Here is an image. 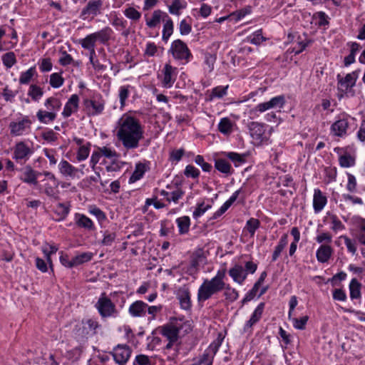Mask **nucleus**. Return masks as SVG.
Listing matches in <instances>:
<instances>
[{
	"instance_id": "f257e3e1",
	"label": "nucleus",
	"mask_w": 365,
	"mask_h": 365,
	"mask_svg": "<svg viewBox=\"0 0 365 365\" xmlns=\"http://www.w3.org/2000/svg\"><path fill=\"white\" fill-rule=\"evenodd\" d=\"M116 137L126 150L139 147L143 138V128L140 120L129 113H124L118 120L115 126Z\"/></svg>"
},
{
	"instance_id": "f03ea898",
	"label": "nucleus",
	"mask_w": 365,
	"mask_h": 365,
	"mask_svg": "<svg viewBox=\"0 0 365 365\" xmlns=\"http://www.w3.org/2000/svg\"><path fill=\"white\" fill-rule=\"evenodd\" d=\"M226 269H219L212 279H204L197 291L198 302H205L225 288Z\"/></svg>"
},
{
	"instance_id": "7ed1b4c3",
	"label": "nucleus",
	"mask_w": 365,
	"mask_h": 365,
	"mask_svg": "<svg viewBox=\"0 0 365 365\" xmlns=\"http://www.w3.org/2000/svg\"><path fill=\"white\" fill-rule=\"evenodd\" d=\"M102 319L116 318L119 315L115 304L103 292L94 305Z\"/></svg>"
},
{
	"instance_id": "20e7f679",
	"label": "nucleus",
	"mask_w": 365,
	"mask_h": 365,
	"mask_svg": "<svg viewBox=\"0 0 365 365\" xmlns=\"http://www.w3.org/2000/svg\"><path fill=\"white\" fill-rule=\"evenodd\" d=\"M101 327L98 322L93 319H86L76 325L74 334L79 339L88 338L96 334L97 329Z\"/></svg>"
},
{
	"instance_id": "39448f33",
	"label": "nucleus",
	"mask_w": 365,
	"mask_h": 365,
	"mask_svg": "<svg viewBox=\"0 0 365 365\" xmlns=\"http://www.w3.org/2000/svg\"><path fill=\"white\" fill-rule=\"evenodd\" d=\"M168 53H171L175 60L180 61L184 63H187L192 57V53L187 44L180 39L172 42Z\"/></svg>"
},
{
	"instance_id": "423d86ee",
	"label": "nucleus",
	"mask_w": 365,
	"mask_h": 365,
	"mask_svg": "<svg viewBox=\"0 0 365 365\" xmlns=\"http://www.w3.org/2000/svg\"><path fill=\"white\" fill-rule=\"evenodd\" d=\"M286 103L285 98L283 95L274 96L269 101L257 104L250 113L255 116L258 115V113H264L270 109H278L279 111L284 106Z\"/></svg>"
},
{
	"instance_id": "0eeeda50",
	"label": "nucleus",
	"mask_w": 365,
	"mask_h": 365,
	"mask_svg": "<svg viewBox=\"0 0 365 365\" xmlns=\"http://www.w3.org/2000/svg\"><path fill=\"white\" fill-rule=\"evenodd\" d=\"M358 77V71H354L351 73H347L344 77L341 76L340 74L336 76L337 88L341 93V96L344 94H347L351 91L352 88L356 84Z\"/></svg>"
},
{
	"instance_id": "6e6552de",
	"label": "nucleus",
	"mask_w": 365,
	"mask_h": 365,
	"mask_svg": "<svg viewBox=\"0 0 365 365\" xmlns=\"http://www.w3.org/2000/svg\"><path fill=\"white\" fill-rule=\"evenodd\" d=\"M31 124L32 122L28 116H24L21 119L10 122L9 129L11 135L17 137L29 133L31 129Z\"/></svg>"
},
{
	"instance_id": "1a4fd4ad",
	"label": "nucleus",
	"mask_w": 365,
	"mask_h": 365,
	"mask_svg": "<svg viewBox=\"0 0 365 365\" xmlns=\"http://www.w3.org/2000/svg\"><path fill=\"white\" fill-rule=\"evenodd\" d=\"M106 101L101 94L94 95L91 99L84 101V106L88 115H101L105 108Z\"/></svg>"
},
{
	"instance_id": "9d476101",
	"label": "nucleus",
	"mask_w": 365,
	"mask_h": 365,
	"mask_svg": "<svg viewBox=\"0 0 365 365\" xmlns=\"http://www.w3.org/2000/svg\"><path fill=\"white\" fill-rule=\"evenodd\" d=\"M183 322L181 319H174L168 324L161 327L160 333L168 341H177L180 330L182 328Z\"/></svg>"
},
{
	"instance_id": "9b49d317",
	"label": "nucleus",
	"mask_w": 365,
	"mask_h": 365,
	"mask_svg": "<svg viewBox=\"0 0 365 365\" xmlns=\"http://www.w3.org/2000/svg\"><path fill=\"white\" fill-rule=\"evenodd\" d=\"M103 5V0H88L81 11L80 18L83 20L93 19L101 14Z\"/></svg>"
},
{
	"instance_id": "f8f14e48",
	"label": "nucleus",
	"mask_w": 365,
	"mask_h": 365,
	"mask_svg": "<svg viewBox=\"0 0 365 365\" xmlns=\"http://www.w3.org/2000/svg\"><path fill=\"white\" fill-rule=\"evenodd\" d=\"M250 135L253 140L257 143L261 144L268 140L269 135L266 132V125L264 123L252 121L248 124Z\"/></svg>"
},
{
	"instance_id": "ddd939ff",
	"label": "nucleus",
	"mask_w": 365,
	"mask_h": 365,
	"mask_svg": "<svg viewBox=\"0 0 365 365\" xmlns=\"http://www.w3.org/2000/svg\"><path fill=\"white\" fill-rule=\"evenodd\" d=\"M34 150L31 145L24 141L16 143L14 147L13 159L16 162L26 163L33 154Z\"/></svg>"
},
{
	"instance_id": "4468645a",
	"label": "nucleus",
	"mask_w": 365,
	"mask_h": 365,
	"mask_svg": "<svg viewBox=\"0 0 365 365\" xmlns=\"http://www.w3.org/2000/svg\"><path fill=\"white\" fill-rule=\"evenodd\" d=\"M132 353L131 348L126 344H118L110 352L113 360L118 365H125Z\"/></svg>"
},
{
	"instance_id": "2eb2a0df",
	"label": "nucleus",
	"mask_w": 365,
	"mask_h": 365,
	"mask_svg": "<svg viewBox=\"0 0 365 365\" xmlns=\"http://www.w3.org/2000/svg\"><path fill=\"white\" fill-rule=\"evenodd\" d=\"M222 339L218 337L214 340L210 346L205 350L202 355L200 357L196 364L202 365V363L213 361L215 356L222 344Z\"/></svg>"
},
{
	"instance_id": "dca6fc26",
	"label": "nucleus",
	"mask_w": 365,
	"mask_h": 365,
	"mask_svg": "<svg viewBox=\"0 0 365 365\" xmlns=\"http://www.w3.org/2000/svg\"><path fill=\"white\" fill-rule=\"evenodd\" d=\"M177 68L170 63H166L162 70L161 83L163 87L171 88L177 78Z\"/></svg>"
},
{
	"instance_id": "f3484780",
	"label": "nucleus",
	"mask_w": 365,
	"mask_h": 365,
	"mask_svg": "<svg viewBox=\"0 0 365 365\" xmlns=\"http://www.w3.org/2000/svg\"><path fill=\"white\" fill-rule=\"evenodd\" d=\"M58 168L60 174L66 178L75 179L80 178L78 175L80 170L66 160L63 159L60 161Z\"/></svg>"
},
{
	"instance_id": "a211bd4d",
	"label": "nucleus",
	"mask_w": 365,
	"mask_h": 365,
	"mask_svg": "<svg viewBox=\"0 0 365 365\" xmlns=\"http://www.w3.org/2000/svg\"><path fill=\"white\" fill-rule=\"evenodd\" d=\"M265 304L264 302L259 303L252 312L250 319L246 322L243 331L245 333L252 332V327L257 324L262 318Z\"/></svg>"
},
{
	"instance_id": "6ab92c4d",
	"label": "nucleus",
	"mask_w": 365,
	"mask_h": 365,
	"mask_svg": "<svg viewBox=\"0 0 365 365\" xmlns=\"http://www.w3.org/2000/svg\"><path fill=\"white\" fill-rule=\"evenodd\" d=\"M150 163L149 161L143 160V161L137 163L129 181L130 182H135L140 180L143 177L144 174L150 170Z\"/></svg>"
},
{
	"instance_id": "aec40b11",
	"label": "nucleus",
	"mask_w": 365,
	"mask_h": 365,
	"mask_svg": "<svg viewBox=\"0 0 365 365\" xmlns=\"http://www.w3.org/2000/svg\"><path fill=\"white\" fill-rule=\"evenodd\" d=\"M79 104V97L76 94H73L66 103L63 110L61 113L64 118L70 117L73 113L77 112Z\"/></svg>"
},
{
	"instance_id": "412c9836",
	"label": "nucleus",
	"mask_w": 365,
	"mask_h": 365,
	"mask_svg": "<svg viewBox=\"0 0 365 365\" xmlns=\"http://www.w3.org/2000/svg\"><path fill=\"white\" fill-rule=\"evenodd\" d=\"M40 175V173L34 170L31 166L27 165L24 168L20 179L27 184L37 185V179Z\"/></svg>"
},
{
	"instance_id": "4be33fe9",
	"label": "nucleus",
	"mask_w": 365,
	"mask_h": 365,
	"mask_svg": "<svg viewBox=\"0 0 365 365\" xmlns=\"http://www.w3.org/2000/svg\"><path fill=\"white\" fill-rule=\"evenodd\" d=\"M334 150L339 155V163L341 167L350 168L355 165L356 158L354 155L349 154L346 151L342 153L343 148H335Z\"/></svg>"
},
{
	"instance_id": "5701e85b",
	"label": "nucleus",
	"mask_w": 365,
	"mask_h": 365,
	"mask_svg": "<svg viewBox=\"0 0 365 365\" xmlns=\"http://www.w3.org/2000/svg\"><path fill=\"white\" fill-rule=\"evenodd\" d=\"M327 198L318 188L314 189L313 195V209L315 213L320 212L326 206Z\"/></svg>"
},
{
	"instance_id": "b1692460",
	"label": "nucleus",
	"mask_w": 365,
	"mask_h": 365,
	"mask_svg": "<svg viewBox=\"0 0 365 365\" xmlns=\"http://www.w3.org/2000/svg\"><path fill=\"white\" fill-rule=\"evenodd\" d=\"M228 88V86H218L207 91L205 94L206 101L211 102L216 99L222 98L224 96H227Z\"/></svg>"
},
{
	"instance_id": "393cba45",
	"label": "nucleus",
	"mask_w": 365,
	"mask_h": 365,
	"mask_svg": "<svg viewBox=\"0 0 365 365\" xmlns=\"http://www.w3.org/2000/svg\"><path fill=\"white\" fill-rule=\"evenodd\" d=\"M169 17L168 14L160 9L155 10L151 15L150 19H145V23L148 27L155 28L157 26L160 21L165 22V19Z\"/></svg>"
},
{
	"instance_id": "a878e982",
	"label": "nucleus",
	"mask_w": 365,
	"mask_h": 365,
	"mask_svg": "<svg viewBox=\"0 0 365 365\" xmlns=\"http://www.w3.org/2000/svg\"><path fill=\"white\" fill-rule=\"evenodd\" d=\"M147 307L145 302L138 300L130 305L128 312L133 317H143L147 312Z\"/></svg>"
},
{
	"instance_id": "bb28decb",
	"label": "nucleus",
	"mask_w": 365,
	"mask_h": 365,
	"mask_svg": "<svg viewBox=\"0 0 365 365\" xmlns=\"http://www.w3.org/2000/svg\"><path fill=\"white\" fill-rule=\"evenodd\" d=\"M229 275L233 281L239 284H242L247 278V272L242 265L236 264L233 267L230 269Z\"/></svg>"
},
{
	"instance_id": "cd10ccee",
	"label": "nucleus",
	"mask_w": 365,
	"mask_h": 365,
	"mask_svg": "<svg viewBox=\"0 0 365 365\" xmlns=\"http://www.w3.org/2000/svg\"><path fill=\"white\" fill-rule=\"evenodd\" d=\"M348 127L349 122L347 119L342 118L336 120L332 124L331 131L336 136L343 137L346 135Z\"/></svg>"
},
{
	"instance_id": "c85d7f7f",
	"label": "nucleus",
	"mask_w": 365,
	"mask_h": 365,
	"mask_svg": "<svg viewBox=\"0 0 365 365\" xmlns=\"http://www.w3.org/2000/svg\"><path fill=\"white\" fill-rule=\"evenodd\" d=\"M76 225L81 228L91 231L95 230L93 221L86 215L81 213H76L74 215Z\"/></svg>"
},
{
	"instance_id": "c756f323",
	"label": "nucleus",
	"mask_w": 365,
	"mask_h": 365,
	"mask_svg": "<svg viewBox=\"0 0 365 365\" xmlns=\"http://www.w3.org/2000/svg\"><path fill=\"white\" fill-rule=\"evenodd\" d=\"M333 253V249L329 245H322L316 252V257L318 262L325 263L329 261Z\"/></svg>"
},
{
	"instance_id": "7c9ffc66",
	"label": "nucleus",
	"mask_w": 365,
	"mask_h": 365,
	"mask_svg": "<svg viewBox=\"0 0 365 365\" xmlns=\"http://www.w3.org/2000/svg\"><path fill=\"white\" fill-rule=\"evenodd\" d=\"M70 212V205L68 203H58L54 209L53 212L57 218L56 221H62L66 218Z\"/></svg>"
},
{
	"instance_id": "2f4dec72",
	"label": "nucleus",
	"mask_w": 365,
	"mask_h": 365,
	"mask_svg": "<svg viewBox=\"0 0 365 365\" xmlns=\"http://www.w3.org/2000/svg\"><path fill=\"white\" fill-rule=\"evenodd\" d=\"M43 105L46 110L54 112L57 115L61 110L62 103L58 98L51 96L45 100Z\"/></svg>"
},
{
	"instance_id": "473e14b6",
	"label": "nucleus",
	"mask_w": 365,
	"mask_h": 365,
	"mask_svg": "<svg viewBox=\"0 0 365 365\" xmlns=\"http://www.w3.org/2000/svg\"><path fill=\"white\" fill-rule=\"evenodd\" d=\"M177 297L182 309H190L191 307L190 294L187 289H180Z\"/></svg>"
},
{
	"instance_id": "72a5a7b5",
	"label": "nucleus",
	"mask_w": 365,
	"mask_h": 365,
	"mask_svg": "<svg viewBox=\"0 0 365 365\" xmlns=\"http://www.w3.org/2000/svg\"><path fill=\"white\" fill-rule=\"evenodd\" d=\"M92 34L95 36L96 41H98L102 44H106L110 39L113 31L110 27L106 26L98 31L92 33Z\"/></svg>"
},
{
	"instance_id": "f704fd0d",
	"label": "nucleus",
	"mask_w": 365,
	"mask_h": 365,
	"mask_svg": "<svg viewBox=\"0 0 365 365\" xmlns=\"http://www.w3.org/2000/svg\"><path fill=\"white\" fill-rule=\"evenodd\" d=\"M56 114L46 110L40 109L36 113L38 120L43 124H48L56 118Z\"/></svg>"
},
{
	"instance_id": "c9c22d12",
	"label": "nucleus",
	"mask_w": 365,
	"mask_h": 365,
	"mask_svg": "<svg viewBox=\"0 0 365 365\" xmlns=\"http://www.w3.org/2000/svg\"><path fill=\"white\" fill-rule=\"evenodd\" d=\"M215 168L220 173L230 175L232 173L230 163L225 159L217 158L215 160Z\"/></svg>"
},
{
	"instance_id": "e433bc0d",
	"label": "nucleus",
	"mask_w": 365,
	"mask_h": 365,
	"mask_svg": "<svg viewBox=\"0 0 365 365\" xmlns=\"http://www.w3.org/2000/svg\"><path fill=\"white\" fill-rule=\"evenodd\" d=\"M174 31V23L172 19L169 16L165 21L163 22V31H162V40L167 43L173 35Z\"/></svg>"
},
{
	"instance_id": "4c0bfd02",
	"label": "nucleus",
	"mask_w": 365,
	"mask_h": 365,
	"mask_svg": "<svg viewBox=\"0 0 365 365\" xmlns=\"http://www.w3.org/2000/svg\"><path fill=\"white\" fill-rule=\"evenodd\" d=\"M288 244V235L284 234L279 239L277 245L272 253V261L275 262L280 256L282 252Z\"/></svg>"
},
{
	"instance_id": "58836bf2",
	"label": "nucleus",
	"mask_w": 365,
	"mask_h": 365,
	"mask_svg": "<svg viewBox=\"0 0 365 365\" xmlns=\"http://www.w3.org/2000/svg\"><path fill=\"white\" fill-rule=\"evenodd\" d=\"M187 7V2L185 0H173L172 3L168 6V11L170 14L175 16H180L181 10Z\"/></svg>"
},
{
	"instance_id": "ea45409f",
	"label": "nucleus",
	"mask_w": 365,
	"mask_h": 365,
	"mask_svg": "<svg viewBox=\"0 0 365 365\" xmlns=\"http://www.w3.org/2000/svg\"><path fill=\"white\" fill-rule=\"evenodd\" d=\"M361 284L356 278H354L351 280L349 288L350 292V298L351 299L361 298Z\"/></svg>"
},
{
	"instance_id": "a19ab883",
	"label": "nucleus",
	"mask_w": 365,
	"mask_h": 365,
	"mask_svg": "<svg viewBox=\"0 0 365 365\" xmlns=\"http://www.w3.org/2000/svg\"><path fill=\"white\" fill-rule=\"evenodd\" d=\"M160 195L163 196L166 200L169 202H178V201L182 197L183 192L177 189L173 192H168L166 190H162L160 192Z\"/></svg>"
},
{
	"instance_id": "79ce46f5",
	"label": "nucleus",
	"mask_w": 365,
	"mask_h": 365,
	"mask_svg": "<svg viewBox=\"0 0 365 365\" xmlns=\"http://www.w3.org/2000/svg\"><path fill=\"white\" fill-rule=\"evenodd\" d=\"M176 223L180 235L187 234L190 230V219L188 216H182L176 219Z\"/></svg>"
},
{
	"instance_id": "37998d69",
	"label": "nucleus",
	"mask_w": 365,
	"mask_h": 365,
	"mask_svg": "<svg viewBox=\"0 0 365 365\" xmlns=\"http://www.w3.org/2000/svg\"><path fill=\"white\" fill-rule=\"evenodd\" d=\"M329 221L330 224V229L335 233L343 231L345 230V225L339 220V218L334 214L329 215Z\"/></svg>"
},
{
	"instance_id": "c03bdc74",
	"label": "nucleus",
	"mask_w": 365,
	"mask_h": 365,
	"mask_svg": "<svg viewBox=\"0 0 365 365\" xmlns=\"http://www.w3.org/2000/svg\"><path fill=\"white\" fill-rule=\"evenodd\" d=\"M233 123L228 118H222L218 123V130L224 134L229 135L232 131Z\"/></svg>"
},
{
	"instance_id": "a18cd8bd",
	"label": "nucleus",
	"mask_w": 365,
	"mask_h": 365,
	"mask_svg": "<svg viewBox=\"0 0 365 365\" xmlns=\"http://www.w3.org/2000/svg\"><path fill=\"white\" fill-rule=\"evenodd\" d=\"M93 254L90 252H83L77 255L73 258V263L70 266L76 267L92 259Z\"/></svg>"
},
{
	"instance_id": "49530a36",
	"label": "nucleus",
	"mask_w": 365,
	"mask_h": 365,
	"mask_svg": "<svg viewBox=\"0 0 365 365\" xmlns=\"http://www.w3.org/2000/svg\"><path fill=\"white\" fill-rule=\"evenodd\" d=\"M78 42L83 48L88 51L96 48V41L92 34L87 35L83 38L79 39Z\"/></svg>"
},
{
	"instance_id": "de8ad7c7",
	"label": "nucleus",
	"mask_w": 365,
	"mask_h": 365,
	"mask_svg": "<svg viewBox=\"0 0 365 365\" xmlns=\"http://www.w3.org/2000/svg\"><path fill=\"white\" fill-rule=\"evenodd\" d=\"M43 95V91L40 86L36 84H32L29 86L28 96H30L34 101L38 102L42 98Z\"/></svg>"
},
{
	"instance_id": "09e8293b",
	"label": "nucleus",
	"mask_w": 365,
	"mask_h": 365,
	"mask_svg": "<svg viewBox=\"0 0 365 365\" xmlns=\"http://www.w3.org/2000/svg\"><path fill=\"white\" fill-rule=\"evenodd\" d=\"M131 86L129 85L122 86L118 90V98L120 103V108L123 109L125 106V101L130 93Z\"/></svg>"
},
{
	"instance_id": "8fccbe9b",
	"label": "nucleus",
	"mask_w": 365,
	"mask_h": 365,
	"mask_svg": "<svg viewBox=\"0 0 365 365\" xmlns=\"http://www.w3.org/2000/svg\"><path fill=\"white\" fill-rule=\"evenodd\" d=\"M123 14L128 19H130L134 22L138 21L141 18V13L138 11L136 9L130 6H127L124 9Z\"/></svg>"
},
{
	"instance_id": "3c124183",
	"label": "nucleus",
	"mask_w": 365,
	"mask_h": 365,
	"mask_svg": "<svg viewBox=\"0 0 365 365\" xmlns=\"http://www.w3.org/2000/svg\"><path fill=\"white\" fill-rule=\"evenodd\" d=\"M36 73V68L34 66L31 67L27 71L21 73L19 76V83L24 85L29 83Z\"/></svg>"
},
{
	"instance_id": "603ef678",
	"label": "nucleus",
	"mask_w": 365,
	"mask_h": 365,
	"mask_svg": "<svg viewBox=\"0 0 365 365\" xmlns=\"http://www.w3.org/2000/svg\"><path fill=\"white\" fill-rule=\"evenodd\" d=\"M64 78L59 73H53L51 74L49 79V84L53 88H58L63 86Z\"/></svg>"
},
{
	"instance_id": "864d4df0",
	"label": "nucleus",
	"mask_w": 365,
	"mask_h": 365,
	"mask_svg": "<svg viewBox=\"0 0 365 365\" xmlns=\"http://www.w3.org/2000/svg\"><path fill=\"white\" fill-rule=\"evenodd\" d=\"M91 144L88 143L86 145H81L78 148L76 153V160L78 162L85 160L89 155Z\"/></svg>"
},
{
	"instance_id": "5fc2aeb1",
	"label": "nucleus",
	"mask_w": 365,
	"mask_h": 365,
	"mask_svg": "<svg viewBox=\"0 0 365 365\" xmlns=\"http://www.w3.org/2000/svg\"><path fill=\"white\" fill-rule=\"evenodd\" d=\"M211 208V205L205 204L204 202L197 204L195 210L193 211L192 216L195 219H197Z\"/></svg>"
},
{
	"instance_id": "6e6d98bb",
	"label": "nucleus",
	"mask_w": 365,
	"mask_h": 365,
	"mask_svg": "<svg viewBox=\"0 0 365 365\" xmlns=\"http://www.w3.org/2000/svg\"><path fill=\"white\" fill-rule=\"evenodd\" d=\"M225 292L224 295L226 298V299L234 302L237 300L239 297V293L235 289L232 288L230 284H227L225 283V288H224Z\"/></svg>"
},
{
	"instance_id": "4d7b16f0",
	"label": "nucleus",
	"mask_w": 365,
	"mask_h": 365,
	"mask_svg": "<svg viewBox=\"0 0 365 365\" xmlns=\"http://www.w3.org/2000/svg\"><path fill=\"white\" fill-rule=\"evenodd\" d=\"M3 64L7 68H11L16 63V58L14 52H8L1 57Z\"/></svg>"
},
{
	"instance_id": "13d9d810",
	"label": "nucleus",
	"mask_w": 365,
	"mask_h": 365,
	"mask_svg": "<svg viewBox=\"0 0 365 365\" xmlns=\"http://www.w3.org/2000/svg\"><path fill=\"white\" fill-rule=\"evenodd\" d=\"M98 150L101 157L103 156L110 160H113L118 157V154L115 150L107 146L98 148Z\"/></svg>"
},
{
	"instance_id": "bf43d9fd",
	"label": "nucleus",
	"mask_w": 365,
	"mask_h": 365,
	"mask_svg": "<svg viewBox=\"0 0 365 365\" xmlns=\"http://www.w3.org/2000/svg\"><path fill=\"white\" fill-rule=\"evenodd\" d=\"M292 322L293 327L299 330H303L305 329V326L308 322L309 317L308 316H304L301 318H295L292 317L291 319H289Z\"/></svg>"
},
{
	"instance_id": "052dcab7",
	"label": "nucleus",
	"mask_w": 365,
	"mask_h": 365,
	"mask_svg": "<svg viewBox=\"0 0 365 365\" xmlns=\"http://www.w3.org/2000/svg\"><path fill=\"white\" fill-rule=\"evenodd\" d=\"M103 238L101 242V245L103 246H110L116 238L115 232H109L108 230L103 232Z\"/></svg>"
},
{
	"instance_id": "680f3d73",
	"label": "nucleus",
	"mask_w": 365,
	"mask_h": 365,
	"mask_svg": "<svg viewBox=\"0 0 365 365\" xmlns=\"http://www.w3.org/2000/svg\"><path fill=\"white\" fill-rule=\"evenodd\" d=\"M341 239L344 240V244L347 248V250L353 255L356 252V242L355 240L350 239L346 235L340 236Z\"/></svg>"
},
{
	"instance_id": "e2e57ef3",
	"label": "nucleus",
	"mask_w": 365,
	"mask_h": 365,
	"mask_svg": "<svg viewBox=\"0 0 365 365\" xmlns=\"http://www.w3.org/2000/svg\"><path fill=\"white\" fill-rule=\"evenodd\" d=\"M260 222L257 219L250 218L246 223V228L252 237L254 236L255 231L259 227Z\"/></svg>"
},
{
	"instance_id": "0e129e2a",
	"label": "nucleus",
	"mask_w": 365,
	"mask_h": 365,
	"mask_svg": "<svg viewBox=\"0 0 365 365\" xmlns=\"http://www.w3.org/2000/svg\"><path fill=\"white\" fill-rule=\"evenodd\" d=\"M225 156L232 160L235 166H238L245 162L244 156L234 152H229L225 153Z\"/></svg>"
},
{
	"instance_id": "69168bd1",
	"label": "nucleus",
	"mask_w": 365,
	"mask_h": 365,
	"mask_svg": "<svg viewBox=\"0 0 365 365\" xmlns=\"http://www.w3.org/2000/svg\"><path fill=\"white\" fill-rule=\"evenodd\" d=\"M124 163L116 160L115 158L112 160L110 163L106 165V170L108 173L118 172L121 170Z\"/></svg>"
},
{
	"instance_id": "338daca9",
	"label": "nucleus",
	"mask_w": 365,
	"mask_h": 365,
	"mask_svg": "<svg viewBox=\"0 0 365 365\" xmlns=\"http://www.w3.org/2000/svg\"><path fill=\"white\" fill-rule=\"evenodd\" d=\"M179 31L182 36L188 35L192 31L190 22L185 19L181 20L179 24Z\"/></svg>"
},
{
	"instance_id": "774afa93",
	"label": "nucleus",
	"mask_w": 365,
	"mask_h": 365,
	"mask_svg": "<svg viewBox=\"0 0 365 365\" xmlns=\"http://www.w3.org/2000/svg\"><path fill=\"white\" fill-rule=\"evenodd\" d=\"M359 241L361 244L365 245V220L360 219L359 224Z\"/></svg>"
}]
</instances>
